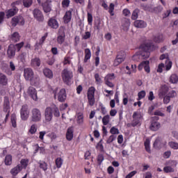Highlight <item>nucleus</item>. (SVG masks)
I'll return each instance as SVG.
<instances>
[{
	"label": "nucleus",
	"instance_id": "f257e3e1",
	"mask_svg": "<svg viewBox=\"0 0 178 178\" xmlns=\"http://www.w3.org/2000/svg\"><path fill=\"white\" fill-rule=\"evenodd\" d=\"M54 116L55 118H59L60 116L59 108L55 105L47 107L44 110V119L46 122H51Z\"/></svg>",
	"mask_w": 178,
	"mask_h": 178
},
{
	"label": "nucleus",
	"instance_id": "f03ea898",
	"mask_svg": "<svg viewBox=\"0 0 178 178\" xmlns=\"http://www.w3.org/2000/svg\"><path fill=\"white\" fill-rule=\"evenodd\" d=\"M140 49L142 51L140 53V56H141L143 59H148L149 55H151L152 51H155V45H154L152 42L144 43L140 46Z\"/></svg>",
	"mask_w": 178,
	"mask_h": 178
},
{
	"label": "nucleus",
	"instance_id": "7ed1b4c3",
	"mask_svg": "<svg viewBox=\"0 0 178 178\" xmlns=\"http://www.w3.org/2000/svg\"><path fill=\"white\" fill-rule=\"evenodd\" d=\"M61 77L65 84H70V81L73 79V72L64 69L61 73Z\"/></svg>",
	"mask_w": 178,
	"mask_h": 178
},
{
	"label": "nucleus",
	"instance_id": "20e7f679",
	"mask_svg": "<svg viewBox=\"0 0 178 178\" xmlns=\"http://www.w3.org/2000/svg\"><path fill=\"white\" fill-rule=\"evenodd\" d=\"M42 115L41 114V111L38 108H33L31 111V121L33 123H38V122H41V118Z\"/></svg>",
	"mask_w": 178,
	"mask_h": 178
},
{
	"label": "nucleus",
	"instance_id": "39448f33",
	"mask_svg": "<svg viewBox=\"0 0 178 178\" xmlns=\"http://www.w3.org/2000/svg\"><path fill=\"white\" fill-rule=\"evenodd\" d=\"M132 118L133 120L131 123V126H132V127L141 126V123H143V115H141V114L138 113V112H134Z\"/></svg>",
	"mask_w": 178,
	"mask_h": 178
},
{
	"label": "nucleus",
	"instance_id": "423d86ee",
	"mask_svg": "<svg viewBox=\"0 0 178 178\" xmlns=\"http://www.w3.org/2000/svg\"><path fill=\"white\" fill-rule=\"evenodd\" d=\"M24 18L22 15L15 16L12 18L11 24L13 27H16V26H24Z\"/></svg>",
	"mask_w": 178,
	"mask_h": 178
},
{
	"label": "nucleus",
	"instance_id": "0eeeda50",
	"mask_svg": "<svg viewBox=\"0 0 178 178\" xmlns=\"http://www.w3.org/2000/svg\"><path fill=\"white\" fill-rule=\"evenodd\" d=\"M30 111H29V106L24 104L20 110V116L22 120L26 121L29 119Z\"/></svg>",
	"mask_w": 178,
	"mask_h": 178
},
{
	"label": "nucleus",
	"instance_id": "6e6552de",
	"mask_svg": "<svg viewBox=\"0 0 178 178\" xmlns=\"http://www.w3.org/2000/svg\"><path fill=\"white\" fill-rule=\"evenodd\" d=\"M124 59H126V53L123 51H120L114 60L113 66H119Z\"/></svg>",
	"mask_w": 178,
	"mask_h": 178
},
{
	"label": "nucleus",
	"instance_id": "1a4fd4ad",
	"mask_svg": "<svg viewBox=\"0 0 178 178\" xmlns=\"http://www.w3.org/2000/svg\"><path fill=\"white\" fill-rule=\"evenodd\" d=\"M116 76H115L114 73L111 74H108L105 77H104V83L107 87H110V88H113L115 87V84L112 83V80H115Z\"/></svg>",
	"mask_w": 178,
	"mask_h": 178
},
{
	"label": "nucleus",
	"instance_id": "9d476101",
	"mask_svg": "<svg viewBox=\"0 0 178 178\" xmlns=\"http://www.w3.org/2000/svg\"><path fill=\"white\" fill-rule=\"evenodd\" d=\"M158 120H159V117L155 116L152 118V123L149 126V129L152 131H158L161 129V123Z\"/></svg>",
	"mask_w": 178,
	"mask_h": 178
},
{
	"label": "nucleus",
	"instance_id": "9b49d317",
	"mask_svg": "<svg viewBox=\"0 0 178 178\" xmlns=\"http://www.w3.org/2000/svg\"><path fill=\"white\" fill-rule=\"evenodd\" d=\"M33 15L34 19L37 20V22H39L40 23H42L44 22V14L42 13V11L40 10L38 8H35L33 10Z\"/></svg>",
	"mask_w": 178,
	"mask_h": 178
},
{
	"label": "nucleus",
	"instance_id": "f8f14e48",
	"mask_svg": "<svg viewBox=\"0 0 178 178\" xmlns=\"http://www.w3.org/2000/svg\"><path fill=\"white\" fill-rule=\"evenodd\" d=\"M167 143L162 137H157L153 144V147L156 148V149H161V148H163L165 145H166Z\"/></svg>",
	"mask_w": 178,
	"mask_h": 178
},
{
	"label": "nucleus",
	"instance_id": "ddd939ff",
	"mask_svg": "<svg viewBox=\"0 0 178 178\" xmlns=\"http://www.w3.org/2000/svg\"><path fill=\"white\" fill-rule=\"evenodd\" d=\"M24 76L25 80L28 81H33V79H34V71H33L31 68L24 69Z\"/></svg>",
	"mask_w": 178,
	"mask_h": 178
},
{
	"label": "nucleus",
	"instance_id": "4468645a",
	"mask_svg": "<svg viewBox=\"0 0 178 178\" xmlns=\"http://www.w3.org/2000/svg\"><path fill=\"white\" fill-rule=\"evenodd\" d=\"M57 98L59 102H65L67 98L66 90L64 88L60 90L59 92L57 94Z\"/></svg>",
	"mask_w": 178,
	"mask_h": 178
},
{
	"label": "nucleus",
	"instance_id": "2eb2a0df",
	"mask_svg": "<svg viewBox=\"0 0 178 178\" xmlns=\"http://www.w3.org/2000/svg\"><path fill=\"white\" fill-rule=\"evenodd\" d=\"M47 24L49 27H51V29H54L56 30L59 27V23L58 22V20L55 19L54 17H51L49 19Z\"/></svg>",
	"mask_w": 178,
	"mask_h": 178
},
{
	"label": "nucleus",
	"instance_id": "dca6fc26",
	"mask_svg": "<svg viewBox=\"0 0 178 178\" xmlns=\"http://www.w3.org/2000/svg\"><path fill=\"white\" fill-rule=\"evenodd\" d=\"M19 12V8L12 7V8L6 11V16L9 19V17H13Z\"/></svg>",
	"mask_w": 178,
	"mask_h": 178
},
{
	"label": "nucleus",
	"instance_id": "f3484780",
	"mask_svg": "<svg viewBox=\"0 0 178 178\" xmlns=\"http://www.w3.org/2000/svg\"><path fill=\"white\" fill-rule=\"evenodd\" d=\"M134 26L136 29H145L147 27V22L144 20L137 19L134 22Z\"/></svg>",
	"mask_w": 178,
	"mask_h": 178
},
{
	"label": "nucleus",
	"instance_id": "a211bd4d",
	"mask_svg": "<svg viewBox=\"0 0 178 178\" xmlns=\"http://www.w3.org/2000/svg\"><path fill=\"white\" fill-rule=\"evenodd\" d=\"M7 55L10 59H12L16 55V49H15V45L10 44L8 46V50H7Z\"/></svg>",
	"mask_w": 178,
	"mask_h": 178
},
{
	"label": "nucleus",
	"instance_id": "6ab92c4d",
	"mask_svg": "<svg viewBox=\"0 0 178 178\" xmlns=\"http://www.w3.org/2000/svg\"><path fill=\"white\" fill-rule=\"evenodd\" d=\"M65 38H66V33H65V31H62L60 29L59 35L57 37V42L60 45H62L63 42H65Z\"/></svg>",
	"mask_w": 178,
	"mask_h": 178
},
{
	"label": "nucleus",
	"instance_id": "aec40b11",
	"mask_svg": "<svg viewBox=\"0 0 178 178\" xmlns=\"http://www.w3.org/2000/svg\"><path fill=\"white\" fill-rule=\"evenodd\" d=\"M72 12H73V9L66 11L63 17V21L65 24L70 23L72 21Z\"/></svg>",
	"mask_w": 178,
	"mask_h": 178
},
{
	"label": "nucleus",
	"instance_id": "412c9836",
	"mask_svg": "<svg viewBox=\"0 0 178 178\" xmlns=\"http://www.w3.org/2000/svg\"><path fill=\"white\" fill-rule=\"evenodd\" d=\"M28 93L29 94L30 97L33 99V101H37L38 97H37V90L35 88L33 87H29L28 89Z\"/></svg>",
	"mask_w": 178,
	"mask_h": 178
},
{
	"label": "nucleus",
	"instance_id": "4be33fe9",
	"mask_svg": "<svg viewBox=\"0 0 178 178\" xmlns=\"http://www.w3.org/2000/svg\"><path fill=\"white\" fill-rule=\"evenodd\" d=\"M3 111L5 113L10 112V102L8 97L4 98Z\"/></svg>",
	"mask_w": 178,
	"mask_h": 178
},
{
	"label": "nucleus",
	"instance_id": "5701e85b",
	"mask_svg": "<svg viewBox=\"0 0 178 178\" xmlns=\"http://www.w3.org/2000/svg\"><path fill=\"white\" fill-rule=\"evenodd\" d=\"M168 92H169V88H168L166 86H162L159 93V98H163V97H165Z\"/></svg>",
	"mask_w": 178,
	"mask_h": 178
},
{
	"label": "nucleus",
	"instance_id": "b1692460",
	"mask_svg": "<svg viewBox=\"0 0 178 178\" xmlns=\"http://www.w3.org/2000/svg\"><path fill=\"white\" fill-rule=\"evenodd\" d=\"M23 170V168L20 165H17L14 168L11 169L10 173L13 176H17L20 172Z\"/></svg>",
	"mask_w": 178,
	"mask_h": 178
},
{
	"label": "nucleus",
	"instance_id": "393cba45",
	"mask_svg": "<svg viewBox=\"0 0 178 178\" xmlns=\"http://www.w3.org/2000/svg\"><path fill=\"white\" fill-rule=\"evenodd\" d=\"M42 6L43 8V10L44 13H49V12L52 10V8L51 7V3H49L48 1L43 3Z\"/></svg>",
	"mask_w": 178,
	"mask_h": 178
},
{
	"label": "nucleus",
	"instance_id": "a878e982",
	"mask_svg": "<svg viewBox=\"0 0 178 178\" xmlns=\"http://www.w3.org/2000/svg\"><path fill=\"white\" fill-rule=\"evenodd\" d=\"M31 65L33 67H40L41 66V60L38 57L34 58L31 60Z\"/></svg>",
	"mask_w": 178,
	"mask_h": 178
},
{
	"label": "nucleus",
	"instance_id": "bb28decb",
	"mask_svg": "<svg viewBox=\"0 0 178 178\" xmlns=\"http://www.w3.org/2000/svg\"><path fill=\"white\" fill-rule=\"evenodd\" d=\"M43 74L47 79H53L54 78V72L49 68L43 69Z\"/></svg>",
	"mask_w": 178,
	"mask_h": 178
},
{
	"label": "nucleus",
	"instance_id": "cd10ccee",
	"mask_svg": "<svg viewBox=\"0 0 178 178\" xmlns=\"http://www.w3.org/2000/svg\"><path fill=\"white\" fill-rule=\"evenodd\" d=\"M122 26L123 27V29L124 30H127L129 29V27H130V19H127V18H123L122 19Z\"/></svg>",
	"mask_w": 178,
	"mask_h": 178
},
{
	"label": "nucleus",
	"instance_id": "c85d7f7f",
	"mask_svg": "<svg viewBox=\"0 0 178 178\" xmlns=\"http://www.w3.org/2000/svg\"><path fill=\"white\" fill-rule=\"evenodd\" d=\"M85 57L83 62L84 63H87L90 59H91V50L90 49H85Z\"/></svg>",
	"mask_w": 178,
	"mask_h": 178
},
{
	"label": "nucleus",
	"instance_id": "c756f323",
	"mask_svg": "<svg viewBox=\"0 0 178 178\" xmlns=\"http://www.w3.org/2000/svg\"><path fill=\"white\" fill-rule=\"evenodd\" d=\"M0 84L1 86H8V77L2 73H0Z\"/></svg>",
	"mask_w": 178,
	"mask_h": 178
},
{
	"label": "nucleus",
	"instance_id": "7c9ffc66",
	"mask_svg": "<svg viewBox=\"0 0 178 178\" xmlns=\"http://www.w3.org/2000/svg\"><path fill=\"white\" fill-rule=\"evenodd\" d=\"M66 138L68 141L73 140V128H68L66 133Z\"/></svg>",
	"mask_w": 178,
	"mask_h": 178
},
{
	"label": "nucleus",
	"instance_id": "2f4dec72",
	"mask_svg": "<svg viewBox=\"0 0 178 178\" xmlns=\"http://www.w3.org/2000/svg\"><path fill=\"white\" fill-rule=\"evenodd\" d=\"M10 40L13 42H17L18 41H20V35L19 33L15 32L11 35Z\"/></svg>",
	"mask_w": 178,
	"mask_h": 178
},
{
	"label": "nucleus",
	"instance_id": "473e14b6",
	"mask_svg": "<svg viewBox=\"0 0 178 178\" xmlns=\"http://www.w3.org/2000/svg\"><path fill=\"white\" fill-rule=\"evenodd\" d=\"M47 37L48 33H44V35L40 39L39 42H36L35 46L40 47V45H42V44L45 42V40H47Z\"/></svg>",
	"mask_w": 178,
	"mask_h": 178
},
{
	"label": "nucleus",
	"instance_id": "72a5a7b5",
	"mask_svg": "<svg viewBox=\"0 0 178 178\" xmlns=\"http://www.w3.org/2000/svg\"><path fill=\"white\" fill-rule=\"evenodd\" d=\"M4 163L6 166H10L12 165V155L8 154L6 156Z\"/></svg>",
	"mask_w": 178,
	"mask_h": 178
},
{
	"label": "nucleus",
	"instance_id": "f704fd0d",
	"mask_svg": "<svg viewBox=\"0 0 178 178\" xmlns=\"http://www.w3.org/2000/svg\"><path fill=\"white\" fill-rule=\"evenodd\" d=\"M87 97H95V88L94 86L88 88Z\"/></svg>",
	"mask_w": 178,
	"mask_h": 178
},
{
	"label": "nucleus",
	"instance_id": "c9c22d12",
	"mask_svg": "<svg viewBox=\"0 0 178 178\" xmlns=\"http://www.w3.org/2000/svg\"><path fill=\"white\" fill-rule=\"evenodd\" d=\"M178 82V76L176 74H172L170 77V83L172 84H176Z\"/></svg>",
	"mask_w": 178,
	"mask_h": 178
},
{
	"label": "nucleus",
	"instance_id": "e433bc0d",
	"mask_svg": "<svg viewBox=\"0 0 178 178\" xmlns=\"http://www.w3.org/2000/svg\"><path fill=\"white\" fill-rule=\"evenodd\" d=\"M138 13H140V9L136 8L132 13L131 19L137 20L138 19Z\"/></svg>",
	"mask_w": 178,
	"mask_h": 178
},
{
	"label": "nucleus",
	"instance_id": "4c0bfd02",
	"mask_svg": "<svg viewBox=\"0 0 178 178\" xmlns=\"http://www.w3.org/2000/svg\"><path fill=\"white\" fill-rule=\"evenodd\" d=\"M38 165H39V168L40 169H42L44 170V172H46V170L48 169V165L47 164L45 163V161H40L38 162Z\"/></svg>",
	"mask_w": 178,
	"mask_h": 178
},
{
	"label": "nucleus",
	"instance_id": "58836bf2",
	"mask_svg": "<svg viewBox=\"0 0 178 178\" xmlns=\"http://www.w3.org/2000/svg\"><path fill=\"white\" fill-rule=\"evenodd\" d=\"M29 161L28 159H22L20 161V163H21L20 166H22V168H24V169H26V168L29 166Z\"/></svg>",
	"mask_w": 178,
	"mask_h": 178
},
{
	"label": "nucleus",
	"instance_id": "ea45409f",
	"mask_svg": "<svg viewBox=\"0 0 178 178\" xmlns=\"http://www.w3.org/2000/svg\"><path fill=\"white\" fill-rule=\"evenodd\" d=\"M95 80L96 84H97L98 86H99V84H102V78H101V76H99V74L96 73L95 74Z\"/></svg>",
	"mask_w": 178,
	"mask_h": 178
},
{
	"label": "nucleus",
	"instance_id": "a19ab883",
	"mask_svg": "<svg viewBox=\"0 0 178 178\" xmlns=\"http://www.w3.org/2000/svg\"><path fill=\"white\" fill-rule=\"evenodd\" d=\"M62 165H63V159L62 158L58 157L56 159V165L58 169H60V168H62Z\"/></svg>",
	"mask_w": 178,
	"mask_h": 178
},
{
	"label": "nucleus",
	"instance_id": "79ce46f5",
	"mask_svg": "<svg viewBox=\"0 0 178 178\" xmlns=\"http://www.w3.org/2000/svg\"><path fill=\"white\" fill-rule=\"evenodd\" d=\"M151 142L149 141V139H146V140L144 143L145 148L147 152L150 153L151 152V148L149 147Z\"/></svg>",
	"mask_w": 178,
	"mask_h": 178
},
{
	"label": "nucleus",
	"instance_id": "37998d69",
	"mask_svg": "<svg viewBox=\"0 0 178 178\" xmlns=\"http://www.w3.org/2000/svg\"><path fill=\"white\" fill-rule=\"evenodd\" d=\"M111 120V116L109 115H106L102 118V123L104 126H106L109 124V121Z\"/></svg>",
	"mask_w": 178,
	"mask_h": 178
},
{
	"label": "nucleus",
	"instance_id": "c03bdc74",
	"mask_svg": "<svg viewBox=\"0 0 178 178\" xmlns=\"http://www.w3.org/2000/svg\"><path fill=\"white\" fill-rule=\"evenodd\" d=\"M22 47H24V42H21L18 44L14 45L15 51L19 52L20 49H22Z\"/></svg>",
	"mask_w": 178,
	"mask_h": 178
},
{
	"label": "nucleus",
	"instance_id": "a18cd8bd",
	"mask_svg": "<svg viewBox=\"0 0 178 178\" xmlns=\"http://www.w3.org/2000/svg\"><path fill=\"white\" fill-rule=\"evenodd\" d=\"M113 10H115V4H113V3H111L108 7V13L111 16H115Z\"/></svg>",
	"mask_w": 178,
	"mask_h": 178
},
{
	"label": "nucleus",
	"instance_id": "49530a36",
	"mask_svg": "<svg viewBox=\"0 0 178 178\" xmlns=\"http://www.w3.org/2000/svg\"><path fill=\"white\" fill-rule=\"evenodd\" d=\"M145 95H147V93L145 92V90H141L138 93V101H140V99L145 98Z\"/></svg>",
	"mask_w": 178,
	"mask_h": 178
},
{
	"label": "nucleus",
	"instance_id": "de8ad7c7",
	"mask_svg": "<svg viewBox=\"0 0 178 178\" xmlns=\"http://www.w3.org/2000/svg\"><path fill=\"white\" fill-rule=\"evenodd\" d=\"M163 172H165V173H172L175 172V168L171 166H165L163 168Z\"/></svg>",
	"mask_w": 178,
	"mask_h": 178
},
{
	"label": "nucleus",
	"instance_id": "09e8293b",
	"mask_svg": "<svg viewBox=\"0 0 178 178\" xmlns=\"http://www.w3.org/2000/svg\"><path fill=\"white\" fill-rule=\"evenodd\" d=\"M88 102L90 106H94L95 104V97H88Z\"/></svg>",
	"mask_w": 178,
	"mask_h": 178
},
{
	"label": "nucleus",
	"instance_id": "8fccbe9b",
	"mask_svg": "<svg viewBox=\"0 0 178 178\" xmlns=\"http://www.w3.org/2000/svg\"><path fill=\"white\" fill-rule=\"evenodd\" d=\"M165 70L167 72H169V70H170V69H172V61L169 60V59L166 60L165 61Z\"/></svg>",
	"mask_w": 178,
	"mask_h": 178
},
{
	"label": "nucleus",
	"instance_id": "3c124183",
	"mask_svg": "<svg viewBox=\"0 0 178 178\" xmlns=\"http://www.w3.org/2000/svg\"><path fill=\"white\" fill-rule=\"evenodd\" d=\"M23 4L25 8H30L33 5V0H23Z\"/></svg>",
	"mask_w": 178,
	"mask_h": 178
},
{
	"label": "nucleus",
	"instance_id": "603ef678",
	"mask_svg": "<svg viewBox=\"0 0 178 178\" xmlns=\"http://www.w3.org/2000/svg\"><path fill=\"white\" fill-rule=\"evenodd\" d=\"M110 133L112 134V136H115V134H120L119 129L115 127H111L110 129Z\"/></svg>",
	"mask_w": 178,
	"mask_h": 178
},
{
	"label": "nucleus",
	"instance_id": "864d4df0",
	"mask_svg": "<svg viewBox=\"0 0 178 178\" xmlns=\"http://www.w3.org/2000/svg\"><path fill=\"white\" fill-rule=\"evenodd\" d=\"M11 124L13 127L16 128L17 127V124L16 123V115H11Z\"/></svg>",
	"mask_w": 178,
	"mask_h": 178
},
{
	"label": "nucleus",
	"instance_id": "5fc2aeb1",
	"mask_svg": "<svg viewBox=\"0 0 178 178\" xmlns=\"http://www.w3.org/2000/svg\"><path fill=\"white\" fill-rule=\"evenodd\" d=\"M169 145L172 149H178V143L176 142H169Z\"/></svg>",
	"mask_w": 178,
	"mask_h": 178
},
{
	"label": "nucleus",
	"instance_id": "6e6d98bb",
	"mask_svg": "<svg viewBox=\"0 0 178 178\" xmlns=\"http://www.w3.org/2000/svg\"><path fill=\"white\" fill-rule=\"evenodd\" d=\"M61 5L63 8H69L70 0H63Z\"/></svg>",
	"mask_w": 178,
	"mask_h": 178
},
{
	"label": "nucleus",
	"instance_id": "4d7b16f0",
	"mask_svg": "<svg viewBox=\"0 0 178 178\" xmlns=\"http://www.w3.org/2000/svg\"><path fill=\"white\" fill-rule=\"evenodd\" d=\"M115 140H116V136L115 135H111L107 139L106 144H111V143H113Z\"/></svg>",
	"mask_w": 178,
	"mask_h": 178
},
{
	"label": "nucleus",
	"instance_id": "13d9d810",
	"mask_svg": "<svg viewBox=\"0 0 178 178\" xmlns=\"http://www.w3.org/2000/svg\"><path fill=\"white\" fill-rule=\"evenodd\" d=\"M163 67H165V64L163 63H160L158 65L157 73H162L163 72Z\"/></svg>",
	"mask_w": 178,
	"mask_h": 178
},
{
	"label": "nucleus",
	"instance_id": "bf43d9fd",
	"mask_svg": "<svg viewBox=\"0 0 178 178\" xmlns=\"http://www.w3.org/2000/svg\"><path fill=\"white\" fill-rule=\"evenodd\" d=\"M36 132L37 127H35V124L31 125V129H29V133H31V134H35Z\"/></svg>",
	"mask_w": 178,
	"mask_h": 178
},
{
	"label": "nucleus",
	"instance_id": "052dcab7",
	"mask_svg": "<svg viewBox=\"0 0 178 178\" xmlns=\"http://www.w3.org/2000/svg\"><path fill=\"white\" fill-rule=\"evenodd\" d=\"M146 63H149V61L146 60V61H143V62L140 63L138 67V70H143V68L145 67Z\"/></svg>",
	"mask_w": 178,
	"mask_h": 178
},
{
	"label": "nucleus",
	"instance_id": "680f3d73",
	"mask_svg": "<svg viewBox=\"0 0 178 178\" xmlns=\"http://www.w3.org/2000/svg\"><path fill=\"white\" fill-rule=\"evenodd\" d=\"M47 137H49L51 140H56V134L55 132H51L47 134Z\"/></svg>",
	"mask_w": 178,
	"mask_h": 178
},
{
	"label": "nucleus",
	"instance_id": "e2e57ef3",
	"mask_svg": "<svg viewBox=\"0 0 178 178\" xmlns=\"http://www.w3.org/2000/svg\"><path fill=\"white\" fill-rule=\"evenodd\" d=\"M104 154H99L97 156V163L99 165H101V163H102V161H104Z\"/></svg>",
	"mask_w": 178,
	"mask_h": 178
},
{
	"label": "nucleus",
	"instance_id": "0e129e2a",
	"mask_svg": "<svg viewBox=\"0 0 178 178\" xmlns=\"http://www.w3.org/2000/svg\"><path fill=\"white\" fill-rule=\"evenodd\" d=\"M170 98H175L176 95H177V93L175 90H171L170 92H168L167 95Z\"/></svg>",
	"mask_w": 178,
	"mask_h": 178
},
{
	"label": "nucleus",
	"instance_id": "69168bd1",
	"mask_svg": "<svg viewBox=\"0 0 178 178\" xmlns=\"http://www.w3.org/2000/svg\"><path fill=\"white\" fill-rule=\"evenodd\" d=\"M163 104H168L170 102V97L167 95L163 97Z\"/></svg>",
	"mask_w": 178,
	"mask_h": 178
},
{
	"label": "nucleus",
	"instance_id": "338daca9",
	"mask_svg": "<svg viewBox=\"0 0 178 178\" xmlns=\"http://www.w3.org/2000/svg\"><path fill=\"white\" fill-rule=\"evenodd\" d=\"M88 24H92V14L88 13Z\"/></svg>",
	"mask_w": 178,
	"mask_h": 178
},
{
	"label": "nucleus",
	"instance_id": "774afa93",
	"mask_svg": "<svg viewBox=\"0 0 178 178\" xmlns=\"http://www.w3.org/2000/svg\"><path fill=\"white\" fill-rule=\"evenodd\" d=\"M135 175H137V172L136 170H134L131 172H129L126 177L125 178H131L133 177Z\"/></svg>",
	"mask_w": 178,
	"mask_h": 178
}]
</instances>
